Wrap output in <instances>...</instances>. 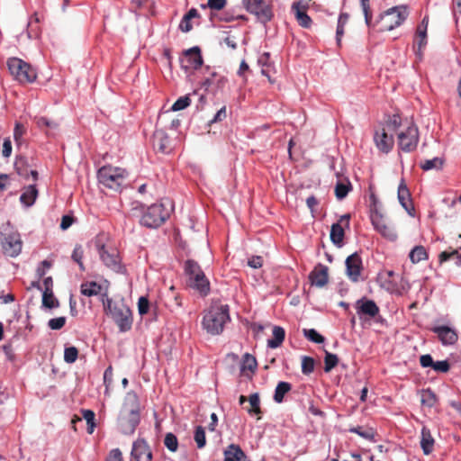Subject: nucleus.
Here are the masks:
<instances>
[{
	"label": "nucleus",
	"instance_id": "obj_1",
	"mask_svg": "<svg viewBox=\"0 0 461 461\" xmlns=\"http://www.w3.org/2000/svg\"><path fill=\"white\" fill-rule=\"evenodd\" d=\"M104 311L119 328L121 332L131 330L132 325V314L131 309L123 302H113L106 294L102 295Z\"/></svg>",
	"mask_w": 461,
	"mask_h": 461
},
{
	"label": "nucleus",
	"instance_id": "obj_2",
	"mask_svg": "<svg viewBox=\"0 0 461 461\" xmlns=\"http://www.w3.org/2000/svg\"><path fill=\"white\" fill-rule=\"evenodd\" d=\"M229 321V306L215 303L205 312L203 318V327L208 333L219 335L223 331L224 325Z\"/></svg>",
	"mask_w": 461,
	"mask_h": 461
},
{
	"label": "nucleus",
	"instance_id": "obj_3",
	"mask_svg": "<svg viewBox=\"0 0 461 461\" xmlns=\"http://www.w3.org/2000/svg\"><path fill=\"white\" fill-rule=\"evenodd\" d=\"M185 270L188 276V286L203 296L207 295L210 292V282L201 267L195 261L189 259L185 262Z\"/></svg>",
	"mask_w": 461,
	"mask_h": 461
},
{
	"label": "nucleus",
	"instance_id": "obj_4",
	"mask_svg": "<svg viewBox=\"0 0 461 461\" xmlns=\"http://www.w3.org/2000/svg\"><path fill=\"white\" fill-rule=\"evenodd\" d=\"M128 176L125 169L112 166H104L98 170L97 177L104 186L120 191Z\"/></svg>",
	"mask_w": 461,
	"mask_h": 461
},
{
	"label": "nucleus",
	"instance_id": "obj_5",
	"mask_svg": "<svg viewBox=\"0 0 461 461\" xmlns=\"http://www.w3.org/2000/svg\"><path fill=\"white\" fill-rule=\"evenodd\" d=\"M0 243L4 253L9 257H17L23 247L20 234L10 225L0 228Z\"/></svg>",
	"mask_w": 461,
	"mask_h": 461
},
{
	"label": "nucleus",
	"instance_id": "obj_6",
	"mask_svg": "<svg viewBox=\"0 0 461 461\" xmlns=\"http://www.w3.org/2000/svg\"><path fill=\"white\" fill-rule=\"evenodd\" d=\"M170 215L166 203H154L147 208L140 218V224L150 229L159 227Z\"/></svg>",
	"mask_w": 461,
	"mask_h": 461
},
{
	"label": "nucleus",
	"instance_id": "obj_7",
	"mask_svg": "<svg viewBox=\"0 0 461 461\" xmlns=\"http://www.w3.org/2000/svg\"><path fill=\"white\" fill-rule=\"evenodd\" d=\"M7 67L10 73L21 83H32L36 79L35 69L21 59L10 58Z\"/></svg>",
	"mask_w": 461,
	"mask_h": 461
},
{
	"label": "nucleus",
	"instance_id": "obj_8",
	"mask_svg": "<svg viewBox=\"0 0 461 461\" xmlns=\"http://www.w3.org/2000/svg\"><path fill=\"white\" fill-rule=\"evenodd\" d=\"M409 12L406 5L393 6L386 10L381 16L382 30L392 31L403 23Z\"/></svg>",
	"mask_w": 461,
	"mask_h": 461
},
{
	"label": "nucleus",
	"instance_id": "obj_9",
	"mask_svg": "<svg viewBox=\"0 0 461 461\" xmlns=\"http://www.w3.org/2000/svg\"><path fill=\"white\" fill-rule=\"evenodd\" d=\"M100 259L102 262L115 273H124V267L121 263L118 251L113 248H107L104 244L98 241L95 243Z\"/></svg>",
	"mask_w": 461,
	"mask_h": 461
},
{
	"label": "nucleus",
	"instance_id": "obj_10",
	"mask_svg": "<svg viewBox=\"0 0 461 461\" xmlns=\"http://www.w3.org/2000/svg\"><path fill=\"white\" fill-rule=\"evenodd\" d=\"M247 12L255 15L261 23H267L273 18L270 5L265 0H241Z\"/></svg>",
	"mask_w": 461,
	"mask_h": 461
},
{
	"label": "nucleus",
	"instance_id": "obj_11",
	"mask_svg": "<svg viewBox=\"0 0 461 461\" xmlns=\"http://www.w3.org/2000/svg\"><path fill=\"white\" fill-rule=\"evenodd\" d=\"M419 142V131L416 125L410 123L404 131L398 134L399 148L405 151L411 152L414 150Z\"/></svg>",
	"mask_w": 461,
	"mask_h": 461
},
{
	"label": "nucleus",
	"instance_id": "obj_12",
	"mask_svg": "<svg viewBox=\"0 0 461 461\" xmlns=\"http://www.w3.org/2000/svg\"><path fill=\"white\" fill-rule=\"evenodd\" d=\"M203 59L201 54V49L198 46L192 47L184 51L180 59L182 69L185 72L197 70L203 66Z\"/></svg>",
	"mask_w": 461,
	"mask_h": 461
},
{
	"label": "nucleus",
	"instance_id": "obj_13",
	"mask_svg": "<svg viewBox=\"0 0 461 461\" xmlns=\"http://www.w3.org/2000/svg\"><path fill=\"white\" fill-rule=\"evenodd\" d=\"M140 423V413L133 410L131 412H123L121 411L119 416V425L121 431L124 434H131Z\"/></svg>",
	"mask_w": 461,
	"mask_h": 461
},
{
	"label": "nucleus",
	"instance_id": "obj_14",
	"mask_svg": "<svg viewBox=\"0 0 461 461\" xmlns=\"http://www.w3.org/2000/svg\"><path fill=\"white\" fill-rule=\"evenodd\" d=\"M131 461H151L152 453L144 439H138L132 445Z\"/></svg>",
	"mask_w": 461,
	"mask_h": 461
},
{
	"label": "nucleus",
	"instance_id": "obj_15",
	"mask_svg": "<svg viewBox=\"0 0 461 461\" xmlns=\"http://www.w3.org/2000/svg\"><path fill=\"white\" fill-rule=\"evenodd\" d=\"M385 128L376 131L374 135V140L376 148L384 152L388 153L393 147V134H389Z\"/></svg>",
	"mask_w": 461,
	"mask_h": 461
},
{
	"label": "nucleus",
	"instance_id": "obj_16",
	"mask_svg": "<svg viewBox=\"0 0 461 461\" xmlns=\"http://www.w3.org/2000/svg\"><path fill=\"white\" fill-rule=\"evenodd\" d=\"M345 263L348 276L351 281L357 282L362 269L361 258L354 253L347 258Z\"/></svg>",
	"mask_w": 461,
	"mask_h": 461
},
{
	"label": "nucleus",
	"instance_id": "obj_17",
	"mask_svg": "<svg viewBox=\"0 0 461 461\" xmlns=\"http://www.w3.org/2000/svg\"><path fill=\"white\" fill-rule=\"evenodd\" d=\"M431 330L438 335V339L445 346L453 345L457 341L458 336L456 331L449 326H435Z\"/></svg>",
	"mask_w": 461,
	"mask_h": 461
},
{
	"label": "nucleus",
	"instance_id": "obj_18",
	"mask_svg": "<svg viewBox=\"0 0 461 461\" xmlns=\"http://www.w3.org/2000/svg\"><path fill=\"white\" fill-rule=\"evenodd\" d=\"M429 24V19L425 16L421 23L418 25L416 31V45L417 49L415 53L419 59L422 58V49L427 45V29Z\"/></svg>",
	"mask_w": 461,
	"mask_h": 461
},
{
	"label": "nucleus",
	"instance_id": "obj_19",
	"mask_svg": "<svg viewBox=\"0 0 461 461\" xmlns=\"http://www.w3.org/2000/svg\"><path fill=\"white\" fill-rule=\"evenodd\" d=\"M357 313L359 316L366 315L370 318L375 317L379 312V308L373 300L361 298L356 303Z\"/></svg>",
	"mask_w": 461,
	"mask_h": 461
},
{
	"label": "nucleus",
	"instance_id": "obj_20",
	"mask_svg": "<svg viewBox=\"0 0 461 461\" xmlns=\"http://www.w3.org/2000/svg\"><path fill=\"white\" fill-rule=\"evenodd\" d=\"M311 284L316 287H323L329 280L328 267L319 264L309 275Z\"/></svg>",
	"mask_w": 461,
	"mask_h": 461
},
{
	"label": "nucleus",
	"instance_id": "obj_21",
	"mask_svg": "<svg viewBox=\"0 0 461 461\" xmlns=\"http://www.w3.org/2000/svg\"><path fill=\"white\" fill-rule=\"evenodd\" d=\"M306 4L302 1L295 2L292 5V10L294 13L298 23L303 28H309L312 23V19L306 14Z\"/></svg>",
	"mask_w": 461,
	"mask_h": 461
},
{
	"label": "nucleus",
	"instance_id": "obj_22",
	"mask_svg": "<svg viewBox=\"0 0 461 461\" xmlns=\"http://www.w3.org/2000/svg\"><path fill=\"white\" fill-rule=\"evenodd\" d=\"M153 145L162 153H168L171 149L170 140L163 130H157L154 132Z\"/></svg>",
	"mask_w": 461,
	"mask_h": 461
},
{
	"label": "nucleus",
	"instance_id": "obj_23",
	"mask_svg": "<svg viewBox=\"0 0 461 461\" xmlns=\"http://www.w3.org/2000/svg\"><path fill=\"white\" fill-rule=\"evenodd\" d=\"M398 200L406 212L412 216L414 208L411 203V194L403 181H402L398 187Z\"/></svg>",
	"mask_w": 461,
	"mask_h": 461
},
{
	"label": "nucleus",
	"instance_id": "obj_24",
	"mask_svg": "<svg viewBox=\"0 0 461 461\" xmlns=\"http://www.w3.org/2000/svg\"><path fill=\"white\" fill-rule=\"evenodd\" d=\"M224 461H245L246 454L239 445L230 444L224 450Z\"/></svg>",
	"mask_w": 461,
	"mask_h": 461
},
{
	"label": "nucleus",
	"instance_id": "obj_25",
	"mask_svg": "<svg viewBox=\"0 0 461 461\" xmlns=\"http://www.w3.org/2000/svg\"><path fill=\"white\" fill-rule=\"evenodd\" d=\"M38 196V190L35 185L25 187L20 196V202L26 207L32 206Z\"/></svg>",
	"mask_w": 461,
	"mask_h": 461
},
{
	"label": "nucleus",
	"instance_id": "obj_26",
	"mask_svg": "<svg viewBox=\"0 0 461 461\" xmlns=\"http://www.w3.org/2000/svg\"><path fill=\"white\" fill-rule=\"evenodd\" d=\"M435 440L431 435L430 430L427 427L421 429L420 447L425 455L432 452Z\"/></svg>",
	"mask_w": 461,
	"mask_h": 461
},
{
	"label": "nucleus",
	"instance_id": "obj_27",
	"mask_svg": "<svg viewBox=\"0 0 461 461\" xmlns=\"http://www.w3.org/2000/svg\"><path fill=\"white\" fill-rule=\"evenodd\" d=\"M273 338L267 340V347L270 348H276L280 347L285 340V331L280 326H274Z\"/></svg>",
	"mask_w": 461,
	"mask_h": 461
},
{
	"label": "nucleus",
	"instance_id": "obj_28",
	"mask_svg": "<svg viewBox=\"0 0 461 461\" xmlns=\"http://www.w3.org/2000/svg\"><path fill=\"white\" fill-rule=\"evenodd\" d=\"M344 239V228L340 223H333L330 229V240L331 241L340 247L343 243Z\"/></svg>",
	"mask_w": 461,
	"mask_h": 461
},
{
	"label": "nucleus",
	"instance_id": "obj_29",
	"mask_svg": "<svg viewBox=\"0 0 461 461\" xmlns=\"http://www.w3.org/2000/svg\"><path fill=\"white\" fill-rule=\"evenodd\" d=\"M352 185L349 180L344 179L341 181H338L335 185V195L338 200L344 199L348 192L351 190Z\"/></svg>",
	"mask_w": 461,
	"mask_h": 461
},
{
	"label": "nucleus",
	"instance_id": "obj_30",
	"mask_svg": "<svg viewBox=\"0 0 461 461\" xmlns=\"http://www.w3.org/2000/svg\"><path fill=\"white\" fill-rule=\"evenodd\" d=\"M131 410L139 412L138 396L134 393H128L122 411L128 413L131 412Z\"/></svg>",
	"mask_w": 461,
	"mask_h": 461
},
{
	"label": "nucleus",
	"instance_id": "obj_31",
	"mask_svg": "<svg viewBox=\"0 0 461 461\" xmlns=\"http://www.w3.org/2000/svg\"><path fill=\"white\" fill-rule=\"evenodd\" d=\"M292 389L291 384L287 382H279L275 389L274 401L281 403L284 401L285 393Z\"/></svg>",
	"mask_w": 461,
	"mask_h": 461
},
{
	"label": "nucleus",
	"instance_id": "obj_32",
	"mask_svg": "<svg viewBox=\"0 0 461 461\" xmlns=\"http://www.w3.org/2000/svg\"><path fill=\"white\" fill-rule=\"evenodd\" d=\"M257 360L256 357L252 355L246 353L242 357V362L240 366V371L245 373L246 371H249L250 373H254L257 369Z\"/></svg>",
	"mask_w": 461,
	"mask_h": 461
},
{
	"label": "nucleus",
	"instance_id": "obj_33",
	"mask_svg": "<svg viewBox=\"0 0 461 461\" xmlns=\"http://www.w3.org/2000/svg\"><path fill=\"white\" fill-rule=\"evenodd\" d=\"M348 431L351 433L357 434L358 436H360L361 438H363L366 440H369L372 442L375 441V433L372 428L364 429L361 426L351 427L348 429Z\"/></svg>",
	"mask_w": 461,
	"mask_h": 461
},
{
	"label": "nucleus",
	"instance_id": "obj_34",
	"mask_svg": "<svg viewBox=\"0 0 461 461\" xmlns=\"http://www.w3.org/2000/svg\"><path fill=\"white\" fill-rule=\"evenodd\" d=\"M81 294L85 296H93L96 295L101 291V285H98L96 282H86L81 285L80 287Z\"/></svg>",
	"mask_w": 461,
	"mask_h": 461
},
{
	"label": "nucleus",
	"instance_id": "obj_35",
	"mask_svg": "<svg viewBox=\"0 0 461 461\" xmlns=\"http://www.w3.org/2000/svg\"><path fill=\"white\" fill-rule=\"evenodd\" d=\"M249 402L250 408H247L248 413L249 415H260L261 409H260L259 394L258 393H254L250 394L249 397Z\"/></svg>",
	"mask_w": 461,
	"mask_h": 461
},
{
	"label": "nucleus",
	"instance_id": "obj_36",
	"mask_svg": "<svg viewBox=\"0 0 461 461\" xmlns=\"http://www.w3.org/2000/svg\"><path fill=\"white\" fill-rule=\"evenodd\" d=\"M348 19H349V15L346 13H341L339 16L337 31H336V41L339 45L340 44L341 38L344 35V28H345L346 24L348 23Z\"/></svg>",
	"mask_w": 461,
	"mask_h": 461
},
{
	"label": "nucleus",
	"instance_id": "obj_37",
	"mask_svg": "<svg viewBox=\"0 0 461 461\" xmlns=\"http://www.w3.org/2000/svg\"><path fill=\"white\" fill-rule=\"evenodd\" d=\"M409 258L412 263H419L427 258L426 249L422 246H416L411 250Z\"/></svg>",
	"mask_w": 461,
	"mask_h": 461
},
{
	"label": "nucleus",
	"instance_id": "obj_38",
	"mask_svg": "<svg viewBox=\"0 0 461 461\" xmlns=\"http://www.w3.org/2000/svg\"><path fill=\"white\" fill-rule=\"evenodd\" d=\"M437 402L436 394L430 389L422 390L420 393V402L422 405L433 407Z\"/></svg>",
	"mask_w": 461,
	"mask_h": 461
},
{
	"label": "nucleus",
	"instance_id": "obj_39",
	"mask_svg": "<svg viewBox=\"0 0 461 461\" xmlns=\"http://www.w3.org/2000/svg\"><path fill=\"white\" fill-rule=\"evenodd\" d=\"M443 159L438 157H435L431 159H426L423 162L420 163V167L425 170L429 171L431 169H440L443 166Z\"/></svg>",
	"mask_w": 461,
	"mask_h": 461
},
{
	"label": "nucleus",
	"instance_id": "obj_40",
	"mask_svg": "<svg viewBox=\"0 0 461 461\" xmlns=\"http://www.w3.org/2000/svg\"><path fill=\"white\" fill-rule=\"evenodd\" d=\"M450 258H455L456 265L461 266V254L456 249H454L452 251H443L438 256V260L440 264L449 260Z\"/></svg>",
	"mask_w": 461,
	"mask_h": 461
},
{
	"label": "nucleus",
	"instance_id": "obj_41",
	"mask_svg": "<svg viewBox=\"0 0 461 461\" xmlns=\"http://www.w3.org/2000/svg\"><path fill=\"white\" fill-rule=\"evenodd\" d=\"M42 305L49 309H53L59 306V302L54 297L52 291L42 293Z\"/></svg>",
	"mask_w": 461,
	"mask_h": 461
},
{
	"label": "nucleus",
	"instance_id": "obj_42",
	"mask_svg": "<svg viewBox=\"0 0 461 461\" xmlns=\"http://www.w3.org/2000/svg\"><path fill=\"white\" fill-rule=\"evenodd\" d=\"M82 415L87 423V432L92 434L95 428V412L91 410H82Z\"/></svg>",
	"mask_w": 461,
	"mask_h": 461
},
{
	"label": "nucleus",
	"instance_id": "obj_43",
	"mask_svg": "<svg viewBox=\"0 0 461 461\" xmlns=\"http://www.w3.org/2000/svg\"><path fill=\"white\" fill-rule=\"evenodd\" d=\"M339 358L337 355L326 351L324 357V371L327 373L331 371L337 366Z\"/></svg>",
	"mask_w": 461,
	"mask_h": 461
},
{
	"label": "nucleus",
	"instance_id": "obj_44",
	"mask_svg": "<svg viewBox=\"0 0 461 461\" xmlns=\"http://www.w3.org/2000/svg\"><path fill=\"white\" fill-rule=\"evenodd\" d=\"M303 335L306 339L317 344L323 343L325 340L324 337L314 329H304Z\"/></svg>",
	"mask_w": 461,
	"mask_h": 461
},
{
	"label": "nucleus",
	"instance_id": "obj_45",
	"mask_svg": "<svg viewBox=\"0 0 461 461\" xmlns=\"http://www.w3.org/2000/svg\"><path fill=\"white\" fill-rule=\"evenodd\" d=\"M164 444L171 452H176L178 447L177 438L171 432L167 433L164 438Z\"/></svg>",
	"mask_w": 461,
	"mask_h": 461
},
{
	"label": "nucleus",
	"instance_id": "obj_46",
	"mask_svg": "<svg viewBox=\"0 0 461 461\" xmlns=\"http://www.w3.org/2000/svg\"><path fill=\"white\" fill-rule=\"evenodd\" d=\"M375 230H377V231H378L382 236H384V238H386V239H387V240H389L393 241V240H395L397 239V234H396V232L394 231V230H393L392 227H390V226L386 225V223H385V224H384L382 227H377V228H375Z\"/></svg>",
	"mask_w": 461,
	"mask_h": 461
},
{
	"label": "nucleus",
	"instance_id": "obj_47",
	"mask_svg": "<svg viewBox=\"0 0 461 461\" xmlns=\"http://www.w3.org/2000/svg\"><path fill=\"white\" fill-rule=\"evenodd\" d=\"M375 230H377V231H378L382 236H384V238H386V239H387V240H389L393 241V240H395L397 239V234H396V232L394 231V230H393L392 227H390V226L386 225V223H385V224H384L382 227H377V228H375Z\"/></svg>",
	"mask_w": 461,
	"mask_h": 461
},
{
	"label": "nucleus",
	"instance_id": "obj_48",
	"mask_svg": "<svg viewBox=\"0 0 461 461\" xmlns=\"http://www.w3.org/2000/svg\"><path fill=\"white\" fill-rule=\"evenodd\" d=\"M375 230H377V231H378L382 236H384V238H386V239H387V240H389L393 241V240H395L397 239V234H396V232L394 231V230H393L392 227H390V226L386 225V223H385V224H384L382 227H377V228H375Z\"/></svg>",
	"mask_w": 461,
	"mask_h": 461
},
{
	"label": "nucleus",
	"instance_id": "obj_49",
	"mask_svg": "<svg viewBox=\"0 0 461 461\" xmlns=\"http://www.w3.org/2000/svg\"><path fill=\"white\" fill-rule=\"evenodd\" d=\"M84 256V250L81 245H76L73 249L71 258L72 259L78 264V267L81 271H85V266L82 262V258Z\"/></svg>",
	"mask_w": 461,
	"mask_h": 461
},
{
	"label": "nucleus",
	"instance_id": "obj_50",
	"mask_svg": "<svg viewBox=\"0 0 461 461\" xmlns=\"http://www.w3.org/2000/svg\"><path fill=\"white\" fill-rule=\"evenodd\" d=\"M78 357V350L76 347H68L64 350V361L68 364L76 362Z\"/></svg>",
	"mask_w": 461,
	"mask_h": 461
},
{
	"label": "nucleus",
	"instance_id": "obj_51",
	"mask_svg": "<svg viewBox=\"0 0 461 461\" xmlns=\"http://www.w3.org/2000/svg\"><path fill=\"white\" fill-rule=\"evenodd\" d=\"M314 370V359L311 357H303L302 358V372L304 375H310Z\"/></svg>",
	"mask_w": 461,
	"mask_h": 461
},
{
	"label": "nucleus",
	"instance_id": "obj_52",
	"mask_svg": "<svg viewBox=\"0 0 461 461\" xmlns=\"http://www.w3.org/2000/svg\"><path fill=\"white\" fill-rule=\"evenodd\" d=\"M194 440L198 448H203L206 444L205 431L202 426H198L194 431Z\"/></svg>",
	"mask_w": 461,
	"mask_h": 461
},
{
	"label": "nucleus",
	"instance_id": "obj_53",
	"mask_svg": "<svg viewBox=\"0 0 461 461\" xmlns=\"http://www.w3.org/2000/svg\"><path fill=\"white\" fill-rule=\"evenodd\" d=\"M191 104V99L187 96H181L179 97L172 105L171 110L172 111H181L188 107Z\"/></svg>",
	"mask_w": 461,
	"mask_h": 461
},
{
	"label": "nucleus",
	"instance_id": "obj_54",
	"mask_svg": "<svg viewBox=\"0 0 461 461\" xmlns=\"http://www.w3.org/2000/svg\"><path fill=\"white\" fill-rule=\"evenodd\" d=\"M268 59H269V53L265 52L264 54H262L259 57L258 64L262 67V69H261L262 75L266 76V77H267L269 78L270 77V73H269Z\"/></svg>",
	"mask_w": 461,
	"mask_h": 461
},
{
	"label": "nucleus",
	"instance_id": "obj_55",
	"mask_svg": "<svg viewBox=\"0 0 461 461\" xmlns=\"http://www.w3.org/2000/svg\"><path fill=\"white\" fill-rule=\"evenodd\" d=\"M26 160L24 158H19L14 162V167L19 176L26 177L28 176V172L25 168Z\"/></svg>",
	"mask_w": 461,
	"mask_h": 461
},
{
	"label": "nucleus",
	"instance_id": "obj_56",
	"mask_svg": "<svg viewBox=\"0 0 461 461\" xmlns=\"http://www.w3.org/2000/svg\"><path fill=\"white\" fill-rule=\"evenodd\" d=\"M65 323H66L65 317H58V318L50 319L48 322V326L50 327V329L57 330H60L61 328H63Z\"/></svg>",
	"mask_w": 461,
	"mask_h": 461
},
{
	"label": "nucleus",
	"instance_id": "obj_57",
	"mask_svg": "<svg viewBox=\"0 0 461 461\" xmlns=\"http://www.w3.org/2000/svg\"><path fill=\"white\" fill-rule=\"evenodd\" d=\"M432 368L436 372L447 373L450 368V365L447 360H441V361H436V362L434 361Z\"/></svg>",
	"mask_w": 461,
	"mask_h": 461
},
{
	"label": "nucleus",
	"instance_id": "obj_58",
	"mask_svg": "<svg viewBox=\"0 0 461 461\" xmlns=\"http://www.w3.org/2000/svg\"><path fill=\"white\" fill-rule=\"evenodd\" d=\"M371 221L375 229L377 227H382L384 224H385V221L383 215L376 211L372 212Z\"/></svg>",
	"mask_w": 461,
	"mask_h": 461
},
{
	"label": "nucleus",
	"instance_id": "obj_59",
	"mask_svg": "<svg viewBox=\"0 0 461 461\" xmlns=\"http://www.w3.org/2000/svg\"><path fill=\"white\" fill-rule=\"evenodd\" d=\"M149 300L144 296L140 297L139 302H138L139 313L140 315H144L149 312Z\"/></svg>",
	"mask_w": 461,
	"mask_h": 461
},
{
	"label": "nucleus",
	"instance_id": "obj_60",
	"mask_svg": "<svg viewBox=\"0 0 461 461\" xmlns=\"http://www.w3.org/2000/svg\"><path fill=\"white\" fill-rule=\"evenodd\" d=\"M401 125V118L399 115L394 114L390 121L386 124V130L389 131H393L399 128Z\"/></svg>",
	"mask_w": 461,
	"mask_h": 461
},
{
	"label": "nucleus",
	"instance_id": "obj_61",
	"mask_svg": "<svg viewBox=\"0 0 461 461\" xmlns=\"http://www.w3.org/2000/svg\"><path fill=\"white\" fill-rule=\"evenodd\" d=\"M36 123L39 127H48V128H51V129H56L58 127V124L55 122L50 121L46 117L37 118Z\"/></svg>",
	"mask_w": 461,
	"mask_h": 461
},
{
	"label": "nucleus",
	"instance_id": "obj_62",
	"mask_svg": "<svg viewBox=\"0 0 461 461\" xmlns=\"http://www.w3.org/2000/svg\"><path fill=\"white\" fill-rule=\"evenodd\" d=\"M24 132V127L21 123L16 122L14 130V139L17 143H21Z\"/></svg>",
	"mask_w": 461,
	"mask_h": 461
},
{
	"label": "nucleus",
	"instance_id": "obj_63",
	"mask_svg": "<svg viewBox=\"0 0 461 461\" xmlns=\"http://www.w3.org/2000/svg\"><path fill=\"white\" fill-rule=\"evenodd\" d=\"M227 0H208L207 6L212 10L220 11L226 5Z\"/></svg>",
	"mask_w": 461,
	"mask_h": 461
},
{
	"label": "nucleus",
	"instance_id": "obj_64",
	"mask_svg": "<svg viewBox=\"0 0 461 461\" xmlns=\"http://www.w3.org/2000/svg\"><path fill=\"white\" fill-rule=\"evenodd\" d=\"M107 461H122L121 450L119 448L113 449L109 454Z\"/></svg>",
	"mask_w": 461,
	"mask_h": 461
}]
</instances>
